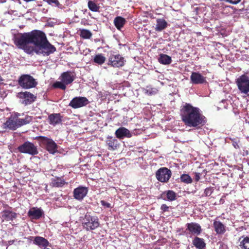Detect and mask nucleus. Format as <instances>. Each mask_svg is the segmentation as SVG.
<instances>
[{"mask_svg": "<svg viewBox=\"0 0 249 249\" xmlns=\"http://www.w3.org/2000/svg\"><path fill=\"white\" fill-rule=\"evenodd\" d=\"M14 44L28 54L48 56L56 51V48L50 43L44 32L34 30L30 32L18 33L13 38Z\"/></svg>", "mask_w": 249, "mask_h": 249, "instance_id": "nucleus-1", "label": "nucleus"}, {"mask_svg": "<svg viewBox=\"0 0 249 249\" xmlns=\"http://www.w3.org/2000/svg\"><path fill=\"white\" fill-rule=\"evenodd\" d=\"M180 115L185 124L190 127L199 128L207 122L206 118L200 109L189 103H185L181 106Z\"/></svg>", "mask_w": 249, "mask_h": 249, "instance_id": "nucleus-2", "label": "nucleus"}, {"mask_svg": "<svg viewBox=\"0 0 249 249\" xmlns=\"http://www.w3.org/2000/svg\"><path fill=\"white\" fill-rule=\"evenodd\" d=\"M82 225L84 229L89 231L98 228L100 226V222L97 216L87 213L82 219Z\"/></svg>", "mask_w": 249, "mask_h": 249, "instance_id": "nucleus-3", "label": "nucleus"}, {"mask_svg": "<svg viewBox=\"0 0 249 249\" xmlns=\"http://www.w3.org/2000/svg\"><path fill=\"white\" fill-rule=\"evenodd\" d=\"M35 139L38 140L50 154H54L57 151L58 145L52 139L41 136L36 137Z\"/></svg>", "mask_w": 249, "mask_h": 249, "instance_id": "nucleus-4", "label": "nucleus"}, {"mask_svg": "<svg viewBox=\"0 0 249 249\" xmlns=\"http://www.w3.org/2000/svg\"><path fill=\"white\" fill-rule=\"evenodd\" d=\"M18 85L23 89H30L37 85L36 80L29 74H22L18 78Z\"/></svg>", "mask_w": 249, "mask_h": 249, "instance_id": "nucleus-5", "label": "nucleus"}, {"mask_svg": "<svg viewBox=\"0 0 249 249\" xmlns=\"http://www.w3.org/2000/svg\"><path fill=\"white\" fill-rule=\"evenodd\" d=\"M235 82L240 93L249 95V76L245 74H243L236 80Z\"/></svg>", "mask_w": 249, "mask_h": 249, "instance_id": "nucleus-6", "label": "nucleus"}, {"mask_svg": "<svg viewBox=\"0 0 249 249\" xmlns=\"http://www.w3.org/2000/svg\"><path fill=\"white\" fill-rule=\"evenodd\" d=\"M17 149L21 153L28 154L31 155H35L38 154L37 147L33 143L29 141L25 142L18 146Z\"/></svg>", "mask_w": 249, "mask_h": 249, "instance_id": "nucleus-7", "label": "nucleus"}, {"mask_svg": "<svg viewBox=\"0 0 249 249\" xmlns=\"http://www.w3.org/2000/svg\"><path fill=\"white\" fill-rule=\"evenodd\" d=\"M155 175L158 180L162 183H166L171 177L172 172L166 167H161L156 171Z\"/></svg>", "mask_w": 249, "mask_h": 249, "instance_id": "nucleus-8", "label": "nucleus"}, {"mask_svg": "<svg viewBox=\"0 0 249 249\" xmlns=\"http://www.w3.org/2000/svg\"><path fill=\"white\" fill-rule=\"evenodd\" d=\"M124 57L120 54H111L108 57V65L114 68L123 67L125 63Z\"/></svg>", "mask_w": 249, "mask_h": 249, "instance_id": "nucleus-9", "label": "nucleus"}, {"mask_svg": "<svg viewBox=\"0 0 249 249\" xmlns=\"http://www.w3.org/2000/svg\"><path fill=\"white\" fill-rule=\"evenodd\" d=\"M18 97L23 99L22 104L25 106L32 104L36 99V97L35 95L28 91L18 93Z\"/></svg>", "mask_w": 249, "mask_h": 249, "instance_id": "nucleus-10", "label": "nucleus"}, {"mask_svg": "<svg viewBox=\"0 0 249 249\" xmlns=\"http://www.w3.org/2000/svg\"><path fill=\"white\" fill-rule=\"evenodd\" d=\"M89 103L88 100L84 97H76L72 99L69 106L73 108H77L86 106Z\"/></svg>", "mask_w": 249, "mask_h": 249, "instance_id": "nucleus-11", "label": "nucleus"}, {"mask_svg": "<svg viewBox=\"0 0 249 249\" xmlns=\"http://www.w3.org/2000/svg\"><path fill=\"white\" fill-rule=\"evenodd\" d=\"M4 128H9L10 130H15L18 128L17 115H11L9 117L3 124Z\"/></svg>", "mask_w": 249, "mask_h": 249, "instance_id": "nucleus-12", "label": "nucleus"}, {"mask_svg": "<svg viewBox=\"0 0 249 249\" xmlns=\"http://www.w3.org/2000/svg\"><path fill=\"white\" fill-rule=\"evenodd\" d=\"M88 189L86 187L79 186L73 190V197L77 200H82L86 196Z\"/></svg>", "mask_w": 249, "mask_h": 249, "instance_id": "nucleus-13", "label": "nucleus"}, {"mask_svg": "<svg viewBox=\"0 0 249 249\" xmlns=\"http://www.w3.org/2000/svg\"><path fill=\"white\" fill-rule=\"evenodd\" d=\"M75 78V74L71 71H67L61 73L60 79L66 85L71 84Z\"/></svg>", "mask_w": 249, "mask_h": 249, "instance_id": "nucleus-14", "label": "nucleus"}, {"mask_svg": "<svg viewBox=\"0 0 249 249\" xmlns=\"http://www.w3.org/2000/svg\"><path fill=\"white\" fill-rule=\"evenodd\" d=\"M186 230L189 231V233L193 235H198L202 232L201 226L195 222H191L186 224Z\"/></svg>", "mask_w": 249, "mask_h": 249, "instance_id": "nucleus-15", "label": "nucleus"}, {"mask_svg": "<svg viewBox=\"0 0 249 249\" xmlns=\"http://www.w3.org/2000/svg\"><path fill=\"white\" fill-rule=\"evenodd\" d=\"M106 144L107 149L110 151H114L119 146L120 143L117 139L112 136H107L106 140Z\"/></svg>", "mask_w": 249, "mask_h": 249, "instance_id": "nucleus-16", "label": "nucleus"}, {"mask_svg": "<svg viewBox=\"0 0 249 249\" xmlns=\"http://www.w3.org/2000/svg\"><path fill=\"white\" fill-rule=\"evenodd\" d=\"M191 82L194 84H203L207 83L206 77L198 72H193L190 76Z\"/></svg>", "mask_w": 249, "mask_h": 249, "instance_id": "nucleus-17", "label": "nucleus"}, {"mask_svg": "<svg viewBox=\"0 0 249 249\" xmlns=\"http://www.w3.org/2000/svg\"><path fill=\"white\" fill-rule=\"evenodd\" d=\"M159 198L165 201H173L177 199V194L172 190L165 191L161 193Z\"/></svg>", "mask_w": 249, "mask_h": 249, "instance_id": "nucleus-18", "label": "nucleus"}, {"mask_svg": "<svg viewBox=\"0 0 249 249\" xmlns=\"http://www.w3.org/2000/svg\"><path fill=\"white\" fill-rule=\"evenodd\" d=\"M28 216L32 219H39L44 214L43 211L39 208L33 207L28 212Z\"/></svg>", "mask_w": 249, "mask_h": 249, "instance_id": "nucleus-19", "label": "nucleus"}, {"mask_svg": "<svg viewBox=\"0 0 249 249\" xmlns=\"http://www.w3.org/2000/svg\"><path fill=\"white\" fill-rule=\"evenodd\" d=\"M213 226L214 231L217 234H223L226 231V226L220 221L215 220L213 222Z\"/></svg>", "mask_w": 249, "mask_h": 249, "instance_id": "nucleus-20", "label": "nucleus"}, {"mask_svg": "<svg viewBox=\"0 0 249 249\" xmlns=\"http://www.w3.org/2000/svg\"><path fill=\"white\" fill-rule=\"evenodd\" d=\"M62 116L60 113H53L49 115L48 120L50 124L55 125L61 123Z\"/></svg>", "mask_w": 249, "mask_h": 249, "instance_id": "nucleus-21", "label": "nucleus"}, {"mask_svg": "<svg viewBox=\"0 0 249 249\" xmlns=\"http://www.w3.org/2000/svg\"><path fill=\"white\" fill-rule=\"evenodd\" d=\"M33 238H34V244L37 246L47 247L49 245V241L44 237L41 236H36L35 237L30 236L29 239L32 240Z\"/></svg>", "mask_w": 249, "mask_h": 249, "instance_id": "nucleus-22", "label": "nucleus"}, {"mask_svg": "<svg viewBox=\"0 0 249 249\" xmlns=\"http://www.w3.org/2000/svg\"><path fill=\"white\" fill-rule=\"evenodd\" d=\"M2 218L7 221H13L18 216V213L9 210H3L2 212Z\"/></svg>", "mask_w": 249, "mask_h": 249, "instance_id": "nucleus-23", "label": "nucleus"}, {"mask_svg": "<svg viewBox=\"0 0 249 249\" xmlns=\"http://www.w3.org/2000/svg\"><path fill=\"white\" fill-rule=\"evenodd\" d=\"M115 135L117 138L120 139L124 138V137L129 138L131 136L129 131L124 127H120L116 130Z\"/></svg>", "mask_w": 249, "mask_h": 249, "instance_id": "nucleus-24", "label": "nucleus"}, {"mask_svg": "<svg viewBox=\"0 0 249 249\" xmlns=\"http://www.w3.org/2000/svg\"><path fill=\"white\" fill-rule=\"evenodd\" d=\"M114 24L118 30H121L127 22L126 20L122 17L117 16L114 19Z\"/></svg>", "mask_w": 249, "mask_h": 249, "instance_id": "nucleus-25", "label": "nucleus"}, {"mask_svg": "<svg viewBox=\"0 0 249 249\" xmlns=\"http://www.w3.org/2000/svg\"><path fill=\"white\" fill-rule=\"evenodd\" d=\"M193 245L198 249H204L206 247V244L203 238L195 237L193 240Z\"/></svg>", "mask_w": 249, "mask_h": 249, "instance_id": "nucleus-26", "label": "nucleus"}, {"mask_svg": "<svg viewBox=\"0 0 249 249\" xmlns=\"http://www.w3.org/2000/svg\"><path fill=\"white\" fill-rule=\"evenodd\" d=\"M66 184L63 177H57L55 178H52L51 185L54 187H60L63 186Z\"/></svg>", "mask_w": 249, "mask_h": 249, "instance_id": "nucleus-27", "label": "nucleus"}, {"mask_svg": "<svg viewBox=\"0 0 249 249\" xmlns=\"http://www.w3.org/2000/svg\"><path fill=\"white\" fill-rule=\"evenodd\" d=\"M157 24L155 27V30L158 32H160L167 27V23L162 18H158L156 20Z\"/></svg>", "mask_w": 249, "mask_h": 249, "instance_id": "nucleus-28", "label": "nucleus"}, {"mask_svg": "<svg viewBox=\"0 0 249 249\" xmlns=\"http://www.w3.org/2000/svg\"><path fill=\"white\" fill-rule=\"evenodd\" d=\"M158 60L160 64L163 65H169L172 62L171 57L165 54H160Z\"/></svg>", "mask_w": 249, "mask_h": 249, "instance_id": "nucleus-29", "label": "nucleus"}, {"mask_svg": "<svg viewBox=\"0 0 249 249\" xmlns=\"http://www.w3.org/2000/svg\"><path fill=\"white\" fill-rule=\"evenodd\" d=\"M17 120L18 127L22 125L29 124L33 120V117L30 116H26L24 119L18 118L17 115Z\"/></svg>", "mask_w": 249, "mask_h": 249, "instance_id": "nucleus-30", "label": "nucleus"}, {"mask_svg": "<svg viewBox=\"0 0 249 249\" xmlns=\"http://www.w3.org/2000/svg\"><path fill=\"white\" fill-rule=\"evenodd\" d=\"M91 32L87 29H82L80 30V36L84 39H89L92 36Z\"/></svg>", "mask_w": 249, "mask_h": 249, "instance_id": "nucleus-31", "label": "nucleus"}, {"mask_svg": "<svg viewBox=\"0 0 249 249\" xmlns=\"http://www.w3.org/2000/svg\"><path fill=\"white\" fill-rule=\"evenodd\" d=\"M243 240L240 241V247L242 249H249V237L244 236H242Z\"/></svg>", "mask_w": 249, "mask_h": 249, "instance_id": "nucleus-32", "label": "nucleus"}, {"mask_svg": "<svg viewBox=\"0 0 249 249\" xmlns=\"http://www.w3.org/2000/svg\"><path fill=\"white\" fill-rule=\"evenodd\" d=\"M89 9L92 12H98L99 10L100 6L94 1L89 0L88 3Z\"/></svg>", "mask_w": 249, "mask_h": 249, "instance_id": "nucleus-33", "label": "nucleus"}, {"mask_svg": "<svg viewBox=\"0 0 249 249\" xmlns=\"http://www.w3.org/2000/svg\"><path fill=\"white\" fill-rule=\"evenodd\" d=\"M93 60L95 63L102 65L105 62L106 57L102 54H99L95 56Z\"/></svg>", "mask_w": 249, "mask_h": 249, "instance_id": "nucleus-34", "label": "nucleus"}, {"mask_svg": "<svg viewBox=\"0 0 249 249\" xmlns=\"http://www.w3.org/2000/svg\"><path fill=\"white\" fill-rule=\"evenodd\" d=\"M180 180L182 182L190 184L193 182L191 177L188 174H182L180 178Z\"/></svg>", "mask_w": 249, "mask_h": 249, "instance_id": "nucleus-35", "label": "nucleus"}, {"mask_svg": "<svg viewBox=\"0 0 249 249\" xmlns=\"http://www.w3.org/2000/svg\"><path fill=\"white\" fill-rule=\"evenodd\" d=\"M52 87L54 89H60L62 90L66 89V85L62 81L54 82L53 84Z\"/></svg>", "mask_w": 249, "mask_h": 249, "instance_id": "nucleus-36", "label": "nucleus"}, {"mask_svg": "<svg viewBox=\"0 0 249 249\" xmlns=\"http://www.w3.org/2000/svg\"><path fill=\"white\" fill-rule=\"evenodd\" d=\"M49 4H54L55 6L58 7L60 3L58 0H45Z\"/></svg>", "mask_w": 249, "mask_h": 249, "instance_id": "nucleus-37", "label": "nucleus"}, {"mask_svg": "<svg viewBox=\"0 0 249 249\" xmlns=\"http://www.w3.org/2000/svg\"><path fill=\"white\" fill-rule=\"evenodd\" d=\"M231 140L232 142V145L233 147L236 149H239L240 146L238 143H239L240 141L239 140H237L236 139H231Z\"/></svg>", "mask_w": 249, "mask_h": 249, "instance_id": "nucleus-38", "label": "nucleus"}, {"mask_svg": "<svg viewBox=\"0 0 249 249\" xmlns=\"http://www.w3.org/2000/svg\"><path fill=\"white\" fill-rule=\"evenodd\" d=\"M213 187H208L205 189L204 193L206 196H210L213 192Z\"/></svg>", "mask_w": 249, "mask_h": 249, "instance_id": "nucleus-39", "label": "nucleus"}, {"mask_svg": "<svg viewBox=\"0 0 249 249\" xmlns=\"http://www.w3.org/2000/svg\"><path fill=\"white\" fill-rule=\"evenodd\" d=\"M169 207L166 204H163L161 205L160 206V210L161 211V213H164L165 212H169Z\"/></svg>", "mask_w": 249, "mask_h": 249, "instance_id": "nucleus-40", "label": "nucleus"}, {"mask_svg": "<svg viewBox=\"0 0 249 249\" xmlns=\"http://www.w3.org/2000/svg\"><path fill=\"white\" fill-rule=\"evenodd\" d=\"M219 1L229 2L231 4H236L238 3L241 0H219Z\"/></svg>", "mask_w": 249, "mask_h": 249, "instance_id": "nucleus-41", "label": "nucleus"}, {"mask_svg": "<svg viewBox=\"0 0 249 249\" xmlns=\"http://www.w3.org/2000/svg\"><path fill=\"white\" fill-rule=\"evenodd\" d=\"M101 205L104 206L105 208H109L111 207V205L110 203L106 202L104 200H102L101 201Z\"/></svg>", "mask_w": 249, "mask_h": 249, "instance_id": "nucleus-42", "label": "nucleus"}, {"mask_svg": "<svg viewBox=\"0 0 249 249\" xmlns=\"http://www.w3.org/2000/svg\"><path fill=\"white\" fill-rule=\"evenodd\" d=\"M195 180L196 182H198L200 178L201 174L199 173L195 172Z\"/></svg>", "mask_w": 249, "mask_h": 249, "instance_id": "nucleus-43", "label": "nucleus"}, {"mask_svg": "<svg viewBox=\"0 0 249 249\" xmlns=\"http://www.w3.org/2000/svg\"><path fill=\"white\" fill-rule=\"evenodd\" d=\"M3 81V79L2 78V77L0 75V85L2 84Z\"/></svg>", "mask_w": 249, "mask_h": 249, "instance_id": "nucleus-44", "label": "nucleus"}, {"mask_svg": "<svg viewBox=\"0 0 249 249\" xmlns=\"http://www.w3.org/2000/svg\"><path fill=\"white\" fill-rule=\"evenodd\" d=\"M6 0H0V3H3L5 2Z\"/></svg>", "mask_w": 249, "mask_h": 249, "instance_id": "nucleus-45", "label": "nucleus"}, {"mask_svg": "<svg viewBox=\"0 0 249 249\" xmlns=\"http://www.w3.org/2000/svg\"><path fill=\"white\" fill-rule=\"evenodd\" d=\"M4 208L10 207L8 205L6 204L4 206Z\"/></svg>", "mask_w": 249, "mask_h": 249, "instance_id": "nucleus-46", "label": "nucleus"}]
</instances>
